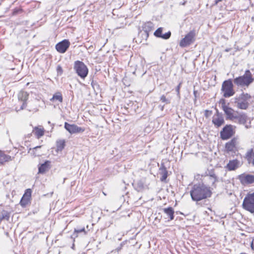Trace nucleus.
Segmentation results:
<instances>
[{
    "label": "nucleus",
    "mask_w": 254,
    "mask_h": 254,
    "mask_svg": "<svg viewBox=\"0 0 254 254\" xmlns=\"http://www.w3.org/2000/svg\"><path fill=\"white\" fill-rule=\"evenodd\" d=\"M212 114V111L206 110H205L204 115L206 118H208Z\"/></svg>",
    "instance_id": "obj_40"
},
{
    "label": "nucleus",
    "mask_w": 254,
    "mask_h": 254,
    "mask_svg": "<svg viewBox=\"0 0 254 254\" xmlns=\"http://www.w3.org/2000/svg\"><path fill=\"white\" fill-rule=\"evenodd\" d=\"M197 93V91H196V90L193 91V95L195 97V100H196Z\"/></svg>",
    "instance_id": "obj_42"
},
{
    "label": "nucleus",
    "mask_w": 254,
    "mask_h": 254,
    "mask_svg": "<svg viewBox=\"0 0 254 254\" xmlns=\"http://www.w3.org/2000/svg\"><path fill=\"white\" fill-rule=\"evenodd\" d=\"M220 103L221 104L222 109L226 115V119L232 120L238 118L237 113L226 105L225 99H221Z\"/></svg>",
    "instance_id": "obj_7"
},
{
    "label": "nucleus",
    "mask_w": 254,
    "mask_h": 254,
    "mask_svg": "<svg viewBox=\"0 0 254 254\" xmlns=\"http://www.w3.org/2000/svg\"><path fill=\"white\" fill-rule=\"evenodd\" d=\"M247 116L245 114H243L238 116V118L236 119H238L240 123L245 124L247 122Z\"/></svg>",
    "instance_id": "obj_29"
},
{
    "label": "nucleus",
    "mask_w": 254,
    "mask_h": 254,
    "mask_svg": "<svg viewBox=\"0 0 254 254\" xmlns=\"http://www.w3.org/2000/svg\"><path fill=\"white\" fill-rule=\"evenodd\" d=\"M82 232H85V228L84 227L82 228H77L74 229V233L77 234Z\"/></svg>",
    "instance_id": "obj_39"
},
{
    "label": "nucleus",
    "mask_w": 254,
    "mask_h": 254,
    "mask_svg": "<svg viewBox=\"0 0 254 254\" xmlns=\"http://www.w3.org/2000/svg\"><path fill=\"white\" fill-rule=\"evenodd\" d=\"M251 98V96L249 94L243 92L235 97L234 103L238 108L246 110L249 106V101Z\"/></svg>",
    "instance_id": "obj_3"
},
{
    "label": "nucleus",
    "mask_w": 254,
    "mask_h": 254,
    "mask_svg": "<svg viewBox=\"0 0 254 254\" xmlns=\"http://www.w3.org/2000/svg\"><path fill=\"white\" fill-rule=\"evenodd\" d=\"M51 122L50 121L48 122V124H50Z\"/></svg>",
    "instance_id": "obj_46"
},
{
    "label": "nucleus",
    "mask_w": 254,
    "mask_h": 254,
    "mask_svg": "<svg viewBox=\"0 0 254 254\" xmlns=\"http://www.w3.org/2000/svg\"><path fill=\"white\" fill-rule=\"evenodd\" d=\"M240 166V162L237 159L230 160L226 165V169L228 171L235 170Z\"/></svg>",
    "instance_id": "obj_14"
},
{
    "label": "nucleus",
    "mask_w": 254,
    "mask_h": 254,
    "mask_svg": "<svg viewBox=\"0 0 254 254\" xmlns=\"http://www.w3.org/2000/svg\"><path fill=\"white\" fill-rule=\"evenodd\" d=\"M240 180L243 183L252 184L254 183V176L247 175L244 176H240Z\"/></svg>",
    "instance_id": "obj_20"
},
{
    "label": "nucleus",
    "mask_w": 254,
    "mask_h": 254,
    "mask_svg": "<svg viewBox=\"0 0 254 254\" xmlns=\"http://www.w3.org/2000/svg\"><path fill=\"white\" fill-rule=\"evenodd\" d=\"M196 32L194 30H191L180 42L181 47H186L192 44L195 40Z\"/></svg>",
    "instance_id": "obj_8"
},
{
    "label": "nucleus",
    "mask_w": 254,
    "mask_h": 254,
    "mask_svg": "<svg viewBox=\"0 0 254 254\" xmlns=\"http://www.w3.org/2000/svg\"><path fill=\"white\" fill-rule=\"evenodd\" d=\"M163 212L167 216L166 218H169L168 221H171L174 219V210L172 207H168L162 209Z\"/></svg>",
    "instance_id": "obj_17"
},
{
    "label": "nucleus",
    "mask_w": 254,
    "mask_h": 254,
    "mask_svg": "<svg viewBox=\"0 0 254 254\" xmlns=\"http://www.w3.org/2000/svg\"><path fill=\"white\" fill-rule=\"evenodd\" d=\"M171 32L169 31L164 34H162L161 38L163 39H169L171 36Z\"/></svg>",
    "instance_id": "obj_35"
},
{
    "label": "nucleus",
    "mask_w": 254,
    "mask_h": 254,
    "mask_svg": "<svg viewBox=\"0 0 254 254\" xmlns=\"http://www.w3.org/2000/svg\"><path fill=\"white\" fill-rule=\"evenodd\" d=\"M133 185L137 191H140L144 189V183L141 180L137 181Z\"/></svg>",
    "instance_id": "obj_22"
},
{
    "label": "nucleus",
    "mask_w": 254,
    "mask_h": 254,
    "mask_svg": "<svg viewBox=\"0 0 254 254\" xmlns=\"http://www.w3.org/2000/svg\"><path fill=\"white\" fill-rule=\"evenodd\" d=\"M44 131L43 129L39 128L38 127L35 128V134L38 138H40L44 135Z\"/></svg>",
    "instance_id": "obj_27"
},
{
    "label": "nucleus",
    "mask_w": 254,
    "mask_h": 254,
    "mask_svg": "<svg viewBox=\"0 0 254 254\" xmlns=\"http://www.w3.org/2000/svg\"><path fill=\"white\" fill-rule=\"evenodd\" d=\"M214 125L217 127H220L225 123L224 117L223 116L213 117L212 121Z\"/></svg>",
    "instance_id": "obj_19"
},
{
    "label": "nucleus",
    "mask_w": 254,
    "mask_h": 254,
    "mask_svg": "<svg viewBox=\"0 0 254 254\" xmlns=\"http://www.w3.org/2000/svg\"><path fill=\"white\" fill-rule=\"evenodd\" d=\"M41 146H37L32 148L33 154L35 156H40L41 155L40 153H37L35 151L39 148H41ZM32 149L30 148L29 150H31Z\"/></svg>",
    "instance_id": "obj_33"
},
{
    "label": "nucleus",
    "mask_w": 254,
    "mask_h": 254,
    "mask_svg": "<svg viewBox=\"0 0 254 254\" xmlns=\"http://www.w3.org/2000/svg\"><path fill=\"white\" fill-rule=\"evenodd\" d=\"M57 150L58 151H61L65 147V140L61 139L57 141Z\"/></svg>",
    "instance_id": "obj_23"
},
{
    "label": "nucleus",
    "mask_w": 254,
    "mask_h": 254,
    "mask_svg": "<svg viewBox=\"0 0 254 254\" xmlns=\"http://www.w3.org/2000/svg\"><path fill=\"white\" fill-rule=\"evenodd\" d=\"M159 175L161 176L160 180L162 182H164L168 177V171L164 163L161 164L159 170Z\"/></svg>",
    "instance_id": "obj_16"
},
{
    "label": "nucleus",
    "mask_w": 254,
    "mask_h": 254,
    "mask_svg": "<svg viewBox=\"0 0 254 254\" xmlns=\"http://www.w3.org/2000/svg\"><path fill=\"white\" fill-rule=\"evenodd\" d=\"M64 127L71 134L83 132L85 130L84 128L78 127L74 124H69L66 122L64 123Z\"/></svg>",
    "instance_id": "obj_11"
},
{
    "label": "nucleus",
    "mask_w": 254,
    "mask_h": 254,
    "mask_svg": "<svg viewBox=\"0 0 254 254\" xmlns=\"http://www.w3.org/2000/svg\"><path fill=\"white\" fill-rule=\"evenodd\" d=\"M254 81V77L249 69L246 70L243 75L239 76L233 79L234 83L236 85L244 88H248Z\"/></svg>",
    "instance_id": "obj_2"
},
{
    "label": "nucleus",
    "mask_w": 254,
    "mask_h": 254,
    "mask_svg": "<svg viewBox=\"0 0 254 254\" xmlns=\"http://www.w3.org/2000/svg\"><path fill=\"white\" fill-rule=\"evenodd\" d=\"M70 44L68 40L64 39L56 45V49L60 53H64L69 48Z\"/></svg>",
    "instance_id": "obj_12"
},
{
    "label": "nucleus",
    "mask_w": 254,
    "mask_h": 254,
    "mask_svg": "<svg viewBox=\"0 0 254 254\" xmlns=\"http://www.w3.org/2000/svg\"><path fill=\"white\" fill-rule=\"evenodd\" d=\"M22 11V9L21 8H16L14 9L13 12H12V14L13 15H15L18 13H21Z\"/></svg>",
    "instance_id": "obj_36"
},
{
    "label": "nucleus",
    "mask_w": 254,
    "mask_h": 254,
    "mask_svg": "<svg viewBox=\"0 0 254 254\" xmlns=\"http://www.w3.org/2000/svg\"><path fill=\"white\" fill-rule=\"evenodd\" d=\"M246 157L249 163L252 162V164L254 166V152L253 150L248 151L247 153Z\"/></svg>",
    "instance_id": "obj_25"
},
{
    "label": "nucleus",
    "mask_w": 254,
    "mask_h": 254,
    "mask_svg": "<svg viewBox=\"0 0 254 254\" xmlns=\"http://www.w3.org/2000/svg\"><path fill=\"white\" fill-rule=\"evenodd\" d=\"M208 177H209V179L210 180L212 184H214L217 180V177L214 174L210 175L208 176Z\"/></svg>",
    "instance_id": "obj_34"
},
{
    "label": "nucleus",
    "mask_w": 254,
    "mask_h": 254,
    "mask_svg": "<svg viewBox=\"0 0 254 254\" xmlns=\"http://www.w3.org/2000/svg\"><path fill=\"white\" fill-rule=\"evenodd\" d=\"M73 69L75 73L82 79H85L88 74V68L84 63L80 61L74 63Z\"/></svg>",
    "instance_id": "obj_5"
},
{
    "label": "nucleus",
    "mask_w": 254,
    "mask_h": 254,
    "mask_svg": "<svg viewBox=\"0 0 254 254\" xmlns=\"http://www.w3.org/2000/svg\"><path fill=\"white\" fill-rule=\"evenodd\" d=\"M190 194L192 200L198 201L211 195L210 188L203 184H195L192 187Z\"/></svg>",
    "instance_id": "obj_1"
},
{
    "label": "nucleus",
    "mask_w": 254,
    "mask_h": 254,
    "mask_svg": "<svg viewBox=\"0 0 254 254\" xmlns=\"http://www.w3.org/2000/svg\"><path fill=\"white\" fill-rule=\"evenodd\" d=\"M32 190L30 189H28L25 190V192L22 197L27 198L30 200L31 196Z\"/></svg>",
    "instance_id": "obj_28"
},
{
    "label": "nucleus",
    "mask_w": 254,
    "mask_h": 254,
    "mask_svg": "<svg viewBox=\"0 0 254 254\" xmlns=\"http://www.w3.org/2000/svg\"><path fill=\"white\" fill-rule=\"evenodd\" d=\"M164 106H165V104H164V105H163L161 107V110H162V111H163V109H164Z\"/></svg>",
    "instance_id": "obj_45"
},
{
    "label": "nucleus",
    "mask_w": 254,
    "mask_h": 254,
    "mask_svg": "<svg viewBox=\"0 0 254 254\" xmlns=\"http://www.w3.org/2000/svg\"><path fill=\"white\" fill-rule=\"evenodd\" d=\"M29 201V199L24 197H22L20 201V204L22 206H25L28 203Z\"/></svg>",
    "instance_id": "obj_31"
},
{
    "label": "nucleus",
    "mask_w": 254,
    "mask_h": 254,
    "mask_svg": "<svg viewBox=\"0 0 254 254\" xmlns=\"http://www.w3.org/2000/svg\"><path fill=\"white\" fill-rule=\"evenodd\" d=\"M222 0H215V4H217L220 1H221Z\"/></svg>",
    "instance_id": "obj_43"
},
{
    "label": "nucleus",
    "mask_w": 254,
    "mask_h": 254,
    "mask_svg": "<svg viewBox=\"0 0 254 254\" xmlns=\"http://www.w3.org/2000/svg\"><path fill=\"white\" fill-rule=\"evenodd\" d=\"M9 217L10 214L6 210H3L0 213V222L3 219H5L8 221Z\"/></svg>",
    "instance_id": "obj_26"
},
{
    "label": "nucleus",
    "mask_w": 254,
    "mask_h": 254,
    "mask_svg": "<svg viewBox=\"0 0 254 254\" xmlns=\"http://www.w3.org/2000/svg\"><path fill=\"white\" fill-rule=\"evenodd\" d=\"M57 71L58 74L61 75L63 72V70L62 66L59 65L57 67Z\"/></svg>",
    "instance_id": "obj_38"
},
{
    "label": "nucleus",
    "mask_w": 254,
    "mask_h": 254,
    "mask_svg": "<svg viewBox=\"0 0 254 254\" xmlns=\"http://www.w3.org/2000/svg\"><path fill=\"white\" fill-rule=\"evenodd\" d=\"M243 208L251 212L254 213V192L248 193L244 199Z\"/></svg>",
    "instance_id": "obj_6"
},
{
    "label": "nucleus",
    "mask_w": 254,
    "mask_h": 254,
    "mask_svg": "<svg viewBox=\"0 0 254 254\" xmlns=\"http://www.w3.org/2000/svg\"><path fill=\"white\" fill-rule=\"evenodd\" d=\"M51 162L47 160L44 163L38 165V174H44L50 168Z\"/></svg>",
    "instance_id": "obj_15"
},
{
    "label": "nucleus",
    "mask_w": 254,
    "mask_h": 254,
    "mask_svg": "<svg viewBox=\"0 0 254 254\" xmlns=\"http://www.w3.org/2000/svg\"><path fill=\"white\" fill-rule=\"evenodd\" d=\"M29 94L27 92L24 91H20L18 94V99L19 101L22 102V104L21 105L20 109L23 110L25 109L27 106V100L28 99Z\"/></svg>",
    "instance_id": "obj_13"
},
{
    "label": "nucleus",
    "mask_w": 254,
    "mask_h": 254,
    "mask_svg": "<svg viewBox=\"0 0 254 254\" xmlns=\"http://www.w3.org/2000/svg\"><path fill=\"white\" fill-rule=\"evenodd\" d=\"M51 101H58L60 103L63 102V96L60 92H57L53 95V97L50 99Z\"/></svg>",
    "instance_id": "obj_24"
},
{
    "label": "nucleus",
    "mask_w": 254,
    "mask_h": 254,
    "mask_svg": "<svg viewBox=\"0 0 254 254\" xmlns=\"http://www.w3.org/2000/svg\"><path fill=\"white\" fill-rule=\"evenodd\" d=\"M234 134L232 126L230 125L225 126L220 131V137L222 140L231 138Z\"/></svg>",
    "instance_id": "obj_10"
},
{
    "label": "nucleus",
    "mask_w": 254,
    "mask_h": 254,
    "mask_svg": "<svg viewBox=\"0 0 254 254\" xmlns=\"http://www.w3.org/2000/svg\"><path fill=\"white\" fill-rule=\"evenodd\" d=\"M142 31H141L139 34H141L142 38L145 40L148 38L149 32L152 31L154 28L153 23L148 21L144 23L142 26Z\"/></svg>",
    "instance_id": "obj_9"
},
{
    "label": "nucleus",
    "mask_w": 254,
    "mask_h": 254,
    "mask_svg": "<svg viewBox=\"0 0 254 254\" xmlns=\"http://www.w3.org/2000/svg\"><path fill=\"white\" fill-rule=\"evenodd\" d=\"M160 100L162 102L164 103L165 104H168L170 103V100L166 98L164 95H163L160 97Z\"/></svg>",
    "instance_id": "obj_32"
},
{
    "label": "nucleus",
    "mask_w": 254,
    "mask_h": 254,
    "mask_svg": "<svg viewBox=\"0 0 254 254\" xmlns=\"http://www.w3.org/2000/svg\"><path fill=\"white\" fill-rule=\"evenodd\" d=\"M12 160L10 156L5 154L3 152L0 151V164H3L6 162H8Z\"/></svg>",
    "instance_id": "obj_21"
},
{
    "label": "nucleus",
    "mask_w": 254,
    "mask_h": 254,
    "mask_svg": "<svg viewBox=\"0 0 254 254\" xmlns=\"http://www.w3.org/2000/svg\"><path fill=\"white\" fill-rule=\"evenodd\" d=\"M162 28L160 27L158 28L154 33V35L159 38H161L162 35Z\"/></svg>",
    "instance_id": "obj_30"
},
{
    "label": "nucleus",
    "mask_w": 254,
    "mask_h": 254,
    "mask_svg": "<svg viewBox=\"0 0 254 254\" xmlns=\"http://www.w3.org/2000/svg\"><path fill=\"white\" fill-rule=\"evenodd\" d=\"M221 92L225 98H229L233 96L235 91L234 89L233 81L231 79L224 81L222 84Z\"/></svg>",
    "instance_id": "obj_4"
},
{
    "label": "nucleus",
    "mask_w": 254,
    "mask_h": 254,
    "mask_svg": "<svg viewBox=\"0 0 254 254\" xmlns=\"http://www.w3.org/2000/svg\"><path fill=\"white\" fill-rule=\"evenodd\" d=\"M223 116L222 114L221 113H219L218 110L217 109H216V113L214 115L213 117H218V116Z\"/></svg>",
    "instance_id": "obj_41"
},
{
    "label": "nucleus",
    "mask_w": 254,
    "mask_h": 254,
    "mask_svg": "<svg viewBox=\"0 0 254 254\" xmlns=\"http://www.w3.org/2000/svg\"><path fill=\"white\" fill-rule=\"evenodd\" d=\"M182 82H180L179 85L176 87V91L177 93V96L178 97H180V90L181 87Z\"/></svg>",
    "instance_id": "obj_37"
},
{
    "label": "nucleus",
    "mask_w": 254,
    "mask_h": 254,
    "mask_svg": "<svg viewBox=\"0 0 254 254\" xmlns=\"http://www.w3.org/2000/svg\"><path fill=\"white\" fill-rule=\"evenodd\" d=\"M230 49L227 48L225 50V51L226 52H228L230 51Z\"/></svg>",
    "instance_id": "obj_44"
},
{
    "label": "nucleus",
    "mask_w": 254,
    "mask_h": 254,
    "mask_svg": "<svg viewBox=\"0 0 254 254\" xmlns=\"http://www.w3.org/2000/svg\"><path fill=\"white\" fill-rule=\"evenodd\" d=\"M236 144L237 139L235 138L232 139L230 141L226 143V150L227 151V152L233 151L236 147Z\"/></svg>",
    "instance_id": "obj_18"
}]
</instances>
